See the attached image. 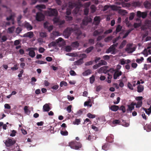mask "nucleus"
<instances>
[{
  "label": "nucleus",
  "mask_w": 151,
  "mask_h": 151,
  "mask_svg": "<svg viewBox=\"0 0 151 151\" xmlns=\"http://www.w3.org/2000/svg\"><path fill=\"white\" fill-rule=\"evenodd\" d=\"M144 4L145 7L147 9L151 8V3L148 1H146L144 2Z\"/></svg>",
  "instance_id": "nucleus-12"
},
{
  "label": "nucleus",
  "mask_w": 151,
  "mask_h": 151,
  "mask_svg": "<svg viewBox=\"0 0 151 151\" xmlns=\"http://www.w3.org/2000/svg\"><path fill=\"white\" fill-rule=\"evenodd\" d=\"M63 40V39L62 38L59 37L58 39L56 40V42H52L49 44L48 46L49 47H56L57 46V43H58L62 42Z\"/></svg>",
  "instance_id": "nucleus-5"
},
{
  "label": "nucleus",
  "mask_w": 151,
  "mask_h": 151,
  "mask_svg": "<svg viewBox=\"0 0 151 151\" xmlns=\"http://www.w3.org/2000/svg\"><path fill=\"white\" fill-rule=\"evenodd\" d=\"M133 30V28H131L128 30L123 37V38L124 39Z\"/></svg>",
  "instance_id": "nucleus-26"
},
{
  "label": "nucleus",
  "mask_w": 151,
  "mask_h": 151,
  "mask_svg": "<svg viewBox=\"0 0 151 151\" xmlns=\"http://www.w3.org/2000/svg\"><path fill=\"white\" fill-rule=\"evenodd\" d=\"M43 109L44 111L48 112L50 110V108L48 104H46L43 106Z\"/></svg>",
  "instance_id": "nucleus-13"
},
{
  "label": "nucleus",
  "mask_w": 151,
  "mask_h": 151,
  "mask_svg": "<svg viewBox=\"0 0 151 151\" xmlns=\"http://www.w3.org/2000/svg\"><path fill=\"white\" fill-rule=\"evenodd\" d=\"M104 29L103 28H101L100 29L95 30L93 33V35L94 36H96L99 35L103 32Z\"/></svg>",
  "instance_id": "nucleus-7"
},
{
  "label": "nucleus",
  "mask_w": 151,
  "mask_h": 151,
  "mask_svg": "<svg viewBox=\"0 0 151 151\" xmlns=\"http://www.w3.org/2000/svg\"><path fill=\"white\" fill-rule=\"evenodd\" d=\"M69 7L71 9L75 7L78 6L76 2H69L68 3Z\"/></svg>",
  "instance_id": "nucleus-15"
},
{
  "label": "nucleus",
  "mask_w": 151,
  "mask_h": 151,
  "mask_svg": "<svg viewBox=\"0 0 151 151\" xmlns=\"http://www.w3.org/2000/svg\"><path fill=\"white\" fill-rule=\"evenodd\" d=\"M35 48H30L28 49V50L29 51V55L31 58H34L35 55V52L34 50H32L31 49H35Z\"/></svg>",
  "instance_id": "nucleus-11"
},
{
  "label": "nucleus",
  "mask_w": 151,
  "mask_h": 151,
  "mask_svg": "<svg viewBox=\"0 0 151 151\" xmlns=\"http://www.w3.org/2000/svg\"><path fill=\"white\" fill-rule=\"evenodd\" d=\"M22 30V28H21V27H18L16 29L15 32L17 34H19L21 32Z\"/></svg>",
  "instance_id": "nucleus-37"
},
{
  "label": "nucleus",
  "mask_w": 151,
  "mask_h": 151,
  "mask_svg": "<svg viewBox=\"0 0 151 151\" xmlns=\"http://www.w3.org/2000/svg\"><path fill=\"white\" fill-rule=\"evenodd\" d=\"M93 46H91L86 49L85 52L87 53H88L91 52V51L93 50Z\"/></svg>",
  "instance_id": "nucleus-34"
},
{
  "label": "nucleus",
  "mask_w": 151,
  "mask_h": 151,
  "mask_svg": "<svg viewBox=\"0 0 151 151\" xmlns=\"http://www.w3.org/2000/svg\"><path fill=\"white\" fill-rule=\"evenodd\" d=\"M45 49L42 47H40L39 49V50H38V51H39V52L40 53H43L44 51H45Z\"/></svg>",
  "instance_id": "nucleus-63"
},
{
  "label": "nucleus",
  "mask_w": 151,
  "mask_h": 151,
  "mask_svg": "<svg viewBox=\"0 0 151 151\" xmlns=\"http://www.w3.org/2000/svg\"><path fill=\"white\" fill-rule=\"evenodd\" d=\"M35 62L38 64H46L47 62L42 60H38L36 61Z\"/></svg>",
  "instance_id": "nucleus-45"
},
{
  "label": "nucleus",
  "mask_w": 151,
  "mask_h": 151,
  "mask_svg": "<svg viewBox=\"0 0 151 151\" xmlns=\"http://www.w3.org/2000/svg\"><path fill=\"white\" fill-rule=\"evenodd\" d=\"M53 21L54 23H58L59 22V19L56 17L53 18Z\"/></svg>",
  "instance_id": "nucleus-56"
},
{
  "label": "nucleus",
  "mask_w": 151,
  "mask_h": 151,
  "mask_svg": "<svg viewBox=\"0 0 151 151\" xmlns=\"http://www.w3.org/2000/svg\"><path fill=\"white\" fill-rule=\"evenodd\" d=\"M22 18V15H20L18 16L17 18V21L18 23H20V20Z\"/></svg>",
  "instance_id": "nucleus-64"
},
{
  "label": "nucleus",
  "mask_w": 151,
  "mask_h": 151,
  "mask_svg": "<svg viewBox=\"0 0 151 151\" xmlns=\"http://www.w3.org/2000/svg\"><path fill=\"white\" fill-rule=\"evenodd\" d=\"M60 134L63 136H67L68 134V132L65 130V131H61L60 132Z\"/></svg>",
  "instance_id": "nucleus-41"
},
{
  "label": "nucleus",
  "mask_w": 151,
  "mask_h": 151,
  "mask_svg": "<svg viewBox=\"0 0 151 151\" xmlns=\"http://www.w3.org/2000/svg\"><path fill=\"white\" fill-rule=\"evenodd\" d=\"M147 15V14L146 12H141L140 11H138L137 12V16L139 18L142 17L143 19L146 18Z\"/></svg>",
  "instance_id": "nucleus-8"
},
{
  "label": "nucleus",
  "mask_w": 151,
  "mask_h": 151,
  "mask_svg": "<svg viewBox=\"0 0 151 151\" xmlns=\"http://www.w3.org/2000/svg\"><path fill=\"white\" fill-rule=\"evenodd\" d=\"M104 71L103 73L106 74L109 72V67L107 66H104Z\"/></svg>",
  "instance_id": "nucleus-35"
},
{
  "label": "nucleus",
  "mask_w": 151,
  "mask_h": 151,
  "mask_svg": "<svg viewBox=\"0 0 151 151\" xmlns=\"http://www.w3.org/2000/svg\"><path fill=\"white\" fill-rule=\"evenodd\" d=\"M145 129L146 130L147 132L151 131V124H147L144 127Z\"/></svg>",
  "instance_id": "nucleus-23"
},
{
  "label": "nucleus",
  "mask_w": 151,
  "mask_h": 151,
  "mask_svg": "<svg viewBox=\"0 0 151 151\" xmlns=\"http://www.w3.org/2000/svg\"><path fill=\"white\" fill-rule=\"evenodd\" d=\"M142 101H138L136 104V107L138 108L141 107L142 106Z\"/></svg>",
  "instance_id": "nucleus-40"
},
{
  "label": "nucleus",
  "mask_w": 151,
  "mask_h": 151,
  "mask_svg": "<svg viewBox=\"0 0 151 151\" xmlns=\"http://www.w3.org/2000/svg\"><path fill=\"white\" fill-rule=\"evenodd\" d=\"M16 131L15 130H13L12 131V133L10 134V136L11 137H14L16 135Z\"/></svg>",
  "instance_id": "nucleus-62"
},
{
  "label": "nucleus",
  "mask_w": 151,
  "mask_h": 151,
  "mask_svg": "<svg viewBox=\"0 0 151 151\" xmlns=\"http://www.w3.org/2000/svg\"><path fill=\"white\" fill-rule=\"evenodd\" d=\"M87 116L90 118H93L95 117L96 116L95 115H93L89 113L87 114Z\"/></svg>",
  "instance_id": "nucleus-47"
},
{
  "label": "nucleus",
  "mask_w": 151,
  "mask_h": 151,
  "mask_svg": "<svg viewBox=\"0 0 151 151\" xmlns=\"http://www.w3.org/2000/svg\"><path fill=\"white\" fill-rule=\"evenodd\" d=\"M122 74V72L121 71L116 70L114 74V79L115 80L117 79L118 77L121 76Z\"/></svg>",
  "instance_id": "nucleus-10"
},
{
  "label": "nucleus",
  "mask_w": 151,
  "mask_h": 151,
  "mask_svg": "<svg viewBox=\"0 0 151 151\" xmlns=\"http://www.w3.org/2000/svg\"><path fill=\"white\" fill-rule=\"evenodd\" d=\"M15 14H12L11 15H10L9 17H7L6 18V20L7 21H9L10 20L12 19V18L13 17H14L15 16Z\"/></svg>",
  "instance_id": "nucleus-46"
},
{
  "label": "nucleus",
  "mask_w": 151,
  "mask_h": 151,
  "mask_svg": "<svg viewBox=\"0 0 151 151\" xmlns=\"http://www.w3.org/2000/svg\"><path fill=\"white\" fill-rule=\"evenodd\" d=\"M40 35L41 37L43 38L46 37L47 36V34L45 32H41L40 33Z\"/></svg>",
  "instance_id": "nucleus-52"
},
{
  "label": "nucleus",
  "mask_w": 151,
  "mask_h": 151,
  "mask_svg": "<svg viewBox=\"0 0 151 151\" xmlns=\"http://www.w3.org/2000/svg\"><path fill=\"white\" fill-rule=\"evenodd\" d=\"M127 86L129 89L131 90H133L134 89L132 85L130 83L128 82V83Z\"/></svg>",
  "instance_id": "nucleus-57"
},
{
  "label": "nucleus",
  "mask_w": 151,
  "mask_h": 151,
  "mask_svg": "<svg viewBox=\"0 0 151 151\" xmlns=\"http://www.w3.org/2000/svg\"><path fill=\"white\" fill-rule=\"evenodd\" d=\"M114 136L111 134L110 136H108L106 138V140L109 142H112L113 141Z\"/></svg>",
  "instance_id": "nucleus-16"
},
{
  "label": "nucleus",
  "mask_w": 151,
  "mask_h": 151,
  "mask_svg": "<svg viewBox=\"0 0 151 151\" xmlns=\"http://www.w3.org/2000/svg\"><path fill=\"white\" fill-rule=\"evenodd\" d=\"M115 50V48L111 45L109 48L106 51V53H109L111 52L114 51Z\"/></svg>",
  "instance_id": "nucleus-25"
},
{
  "label": "nucleus",
  "mask_w": 151,
  "mask_h": 151,
  "mask_svg": "<svg viewBox=\"0 0 151 151\" xmlns=\"http://www.w3.org/2000/svg\"><path fill=\"white\" fill-rule=\"evenodd\" d=\"M92 21V19L90 17H85L83 19L82 24L83 25H86L88 22H91Z\"/></svg>",
  "instance_id": "nucleus-9"
},
{
  "label": "nucleus",
  "mask_w": 151,
  "mask_h": 151,
  "mask_svg": "<svg viewBox=\"0 0 151 151\" xmlns=\"http://www.w3.org/2000/svg\"><path fill=\"white\" fill-rule=\"evenodd\" d=\"M81 122L80 119H76L75 120L74 122H73V124H77V125L79 124Z\"/></svg>",
  "instance_id": "nucleus-39"
},
{
  "label": "nucleus",
  "mask_w": 151,
  "mask_h": 151,
  "mask_svg": "<svg viewBox=\"0 0 151 151\" xmlns=\"http://www.w3.org/2000/svg\"><path fill=\"white\" fill-rule=\"evenodd\" d=\"M107 63L106 61H105L104 60H101L100 61L99 63V64L101 66V65H106L107 64Z\"/></svg>",
  "instance_id": "nucleus-29"
},
{
  "label": "nucleus",
  "mask_w": 151,
  "mask_h": 151,
  "mask_svg": "<svg viewBox=\"0 0 151 151\" xmlns=\"http://www.w3.org/2000/svg\"><path fill=\"white\" fill-rule=\"evenodd\" d=\"M58 12L57 10L55 9H50V10L48 12V14L50 16H57Z\"/></svg>",
  "instance_id": "nucleus-4"
},
{
  "label": "nucleus",
  "mask_w": 151,
  "mask_h": 151,
  "mask_svg": "<svg viewBox=\"0 0 151 151\" xmlns=\"http://www.w3.org/2000/svg\"><path fill=\"white\" fill-rule=\"evenodd\" d=\"M72 107L71 105H70L67 107L66 109L68 113H70L71 112Z\"/></svg>",
  "instance_id": "nucleus-54"
},
{
  "label": "nucleus",
  "mask_w": 151,
  "mask_h": 151,
  "mask_svg": "<svg viewBox=\"0 0 151 151\" xmlns=\"http://www.w3.org/2000/svg\"><path fill=\"white\" fill-rule=\"evenodd\" d=\"M104 66L100 68L98 70V72L99 73H103Z\"/></svg>",
  "instance_id": "nucleus-58"
},
{
  "label": "nucleus",
  "mask_w": 151,
  "mask_h": 151,
  "mask_svg": "<svg viewBox=\"0 0 151 151\" xmlns=\"http://www.w3.org/2000/svg\"><path fill=\"white\" fill-rule=\"evenodd\" d=\"M33 36V33L32 32H27V33L25 34L23 37H29L30 38H31Z\"/></svg>",
  "instance_id": "nucleus-14"
},
{
  "label": "nucleus",
  "mask_w": 151,
  "mask_h": 151,
  "mask_svg": "<svg viewBox=\"0 0 151 151\" xmlns=\"http://www.w3.org/2000/svg\"><path fill=\"white\" fill-rule=\"evenodd\" d=\"M36 8L39 9V10L41 9H45L46 8V6L44 5H38L36 6Z\"/></svg>",
  "instance_id": "nucleus-31"
},
{
  "label": "nucleus",
  "mask_w": 151,
  "mask_h": 151,
  "mask_svg": "<svg viewBox=\"0 0 151 151\" xmlns=\"http://www.w3.org/2000/svg\"><path fill=\"white\" fill-rule=\"evenodd\" d=\"M102 149L105 150H107L108 149L107 144H105L102 146Z\"/></svg>",
  "instance_id": "nucleus-51"
},
{
  "label": "nucleus",
  "mask_w": 151,
  "mask_h": 151,
  "mask_svg": "<svg viewBox=\"0 0 151 151\" xmlns=\"http://www.w3.org/2000/svg\"><path fill=\"white\" fill-rule=\"evenodd\" d=\"M100 17L99 16H96L94 19V22H96L95 24L96 25H98L100 22Z\"/></svg>",
  "instance_id": "nucleus-21"
},
{
  "label": "nucleus",
  "mask_w": 151,
  "mask_h": 151,
  "mask_svg": "<svg viewBox=\"0 0 151 151\" xmlns=\"http://www.w3.org/2000/svg\"><path fill=\"white\" fill-rule=\"evenodd\" d=\"M134 106H132L131 105H128V108L127 110V113H129L130 111V112H132V111L134 109Z\"/></svg>",
  "instance_id": "nucleus-28"
},
{
  "label": "nucleus",
  "mask_w": 151,
  "mask_h": 151,
  "mask_svg": "<svg viewBox=\"0 0 151 151\" xmlns=\"http://www.w3.org/2000/svg\"><path fill=\"white\" fill-rule=\"evenodd\" d=\"M119 109V110H122L124 113L126 112V109L125 106H121Z\"/></svg>",
  "instance_id": "nucleus-49"
},
{
  "label": "nucleus",
  "mask_w": 151,
  "mask_h": 151,
  "mask_svg": "<svg viewBox=\"0 0 151 151\" xmlns=\"http://www.w3.org/2000/svg\"><path fill=\"white\" fill-rule=\"evenodd\" d=\"M122 29V27L120 24H119L116 27V33H117L118 32H120Z\"/></svg>",
  "instance_id": "nucleus-30"
},
{
  "label": "nucleus",
  "mask_w": 151,
  "mask_h": 151,
  "mask_svg": "<svg viewBox=\"0 0 151 151\" xmlns=\"http://www.w3.org/2000/svg\"><path fill=\"white\" fill-rule=\"evenodd\" d=\"M132 44H128L126 45L125 48V50L128 53H132L135 50V48L134 47H132Z\"/></svg>",
  "instance_id": "nucleus-3"
},
{
  "label": "nucleus",
  "mask_w": 151,
  "mask_h": 151,
  "mask_svg": "<svg viewBox=\"0 0 151 151\" xmlns=\"http://www.w3.org/2000/svg\"><path fill=\"white\" fill-rule=\"evenodd\" d=\"M44 18V15L41 13L38 12L37 13L36 19L38 21H41L43 20Z\"/></svg>",
  "instance_id": "nucleus-6"
},
{
  "label": "nucleus",
  "mask_w": 151,
  "mask_h": 151,
  "mask_svg": "<svg viewBox=\"0 0 151 151\" xmlns=\"http://www.w3.org/2000/svg\"><path fill=\"white\" fill-rule=\"evenodd\" d=\"M65 19L67 21H71L73 19V17L69 16H65Z\"/></svg>",
  "instance_id": "nucleus-44"
},
{
  "label": "nucleus",
  "mask_w": 151,
  "mask_h": 151,
  "mask_svg": "<svg viewBox=\"0 0 151 151\" xmlns=\"http://www.w3.org/2000/svg\"><path fill=\"white\" fill-rule=\"evenodd\" d=\"M94 42V40L93 39H90L88 40V43L91 45L93 44Z\"/></svg>",
  "instance_id": "nucleus-53"
},
{
  "label": "nucleus",
  "mask_w": 151,
  "mask_h": 151,
  "mask_svg": "<svg viewBox=\"0 0 151 151\" xmlns=\"http://www.w3.org/2000/svg\"><path fill=\"white\" fill-rule=\"evenodd\" d=\"M121 122L120 121L119 119H115L113 122V124H119Z\"/></svg>",
  "instance_id": "nucleus-55"
},
{
  "label": "nucleus",
  "mask_w": 151,
  "mask_h": 151,
  "mask_svg": "<svg viewBox=\"0 0 151 151\" xmlns=\"http://www.w3.org/2000/svg\"><path fill=\"white\" fill-rule=\"evenodd\" d=\"M107 75H108L107 79L106 80V81L108 83H110L111 82V79L112 78V76L109 73H108Z\"/></svg>",
  "instance_id": "nucleus-27"
},
{
  "label": "nucleus",
  "mask_w": 151,
  "mask_h": 151,
  "mask_svg": "<svg viewBox=\"0 0 151 151\" xmlns=\"http://www.w3.org/2000/svg\"><path fill=\"white\" fill-rule=\"evenodd\" d=\"M110 109L113 111H116L119 109V107L118 106L113 105L111 106Z\"/></svg>",
  "instance_id": "nucleus-20"
},
{
  "label": "nucleus",
  "mask_w": 151,
  "mask_h": 151,
  "mask_svg": "<svg viewBox=\"0 0 151 151\" xmlns=\"http://www.w3.org/2000/svg\"><path fill=\"white\" fill-rule=\"evenodd\" d=\"M79 11V7L78 6H77L73 10V12L75 14H77Z\"/></svg>",
  "instance_id": "nucleus-36"
},
{
  "label": "nucleus",
  "mask_w": 151,
  "mask_h": 151,
  "mask_svg": "<svg viewBox=\"0 0 151 151\" xmlns=\"http://www.w3.org/2000/svg\"><path fill=\"white\" fill-rule=\"evenodd\" d=\"M16 141L13 139V138H8L5 142V144L7 147L11 146L14 145Z\"/></svg>",
  "instance_id": "nucleus-2"
},
{
  "label": "nucleus",
  "mask_w": 151,
  "mask_h": 151,
  "mask_svg": "<svg viewBox=\"0 0 151 151\" xmlns=\"http://www.w3.org/2000/svg\"><path fill=\"white\" fill-rule=\"evenodd\" d=\"M144 60L143 57H141L140 59L137 58L136 60V62L139 63H141Z\"/></svg>",
  "instance_id": "nucleus-43"
},
{
  "label": "nucleus",
  "mask_w": 151,
  "mask_h": 151,
  "mask_svg": "<svg viewBox=\"0 0 151 151\" xmlns=\"http://www.w3.org/2000/svg\"><path fill=\"white\" fill-rule=\"evenodd\" d=\"M69 146L73 149L78 150L82 147V145L79 142H77L76 141H73L70 142L69 143Z\"/></svg>",
  "instance_id": "nucleus-1"
},
{
  "label": "nucleus",
  "mask_w": 151,
  "mask_h": 151,
  "mask_svg": "<svg viewBox=\"0 0 151 151\" xmlns=\"http://www.w3.org/2000/svg\"><path fill=\"white\" fill-rule=\"evenodd\" d=\"M93 63V62L92 61H90L86 62L85 63V65L86 66H88V65H91Z\"/></svg>",
  "instance_id": "nucleus-60"
},
{
  "label": "nucleus",
  "mask_w": 151,
  "mask_h": 151,
  "mask_svg": "<svg viewBox=\"0 0 151 151\" xmlns=\"http://www.w3.org/2000/svg\"><path fill=\"white\" fill-rule=\"evenodd\" d=\"M110 8L113 10H117V6L114 5H112L110 6Z\"/></svg>",
  "instance_id": "nucleus-59"
},
{
  "label": "nucleus",
  "mask_w": 151,
  "mask_h": 151,
  "mask_svg": "<svg viewBox=\"0 0 151 151\" xmlns=\"http://www.w3.org/2000/svg\"><path fill=\"white\" fill-rule=\"evenodd\" d=\"M70 74L72 76H75L76 75V73L73 70H71L69 72Z\"/></svg>",
  "instance_id": "nucleus-61"
},
{
  "label": "nucleus",
  "mask_w": 151,
  "mask_h": 151,
  "mask_svg": "<svg viewBox=\"0 0 151 151\" xmlns=\"http://www.w3.org/2000/svg\"><path fill=\"white\" fill-rule=\"evenodd\" d=\"M71 50V48L70 46H67L65 48V50L67 52H70Z\"/></svg>",
  "instance_id": "nucleus-50"
},
{
  "label": "nucleus",
  "mask_w": 151,
  "mask_h": 151,
  "mask_svg": "<svg viewBox=\"0 0 151 151\" xmlns=\"http://www.w3.org/2000/svg\"><path fill=\"white\" fill-rule=\"evenodd\" d=\"M25 27L27 28L28 30H30L32 29V26L28 23L27 22L24 24Z\"/></svg>",
  "instance_id": "nucleus-24"
},
{
  "label": "nucleus",
  "mask_w": 151,
  "mask_h": 151,
  "mask_svg": "<svg viewBox=\"0 0 151 151\" xmlns=\"http://www.w3.org/2000/svg\"><path fill=\"white\" fill-rule=\"evenodd\" d=\"M79 43L78 41H76L72 43L71 46L73 48H78L79 46Z\"/></svg>",
  "instance_id": "nucleus-18"
},
{
  "label": "nucleus",
  "mask_w": 151,
  "mask_h": 151,
  "mask_svg": "<svg viewBox=\"0 0 151 151\" xmlns=\"http://www.w3.org/2000/svg\"><path fill=\"white\" fill-rule=\"evenodd\" d=\"M112 39V37L111 36H109L104 39V41L106 42H108L111 40Z\"/></svg>",
  "instance_id": "nucleus-42"
},
{
  "label": "nucleus",
  "mask_w": 151,
  "mask_h": 151,
  "mask_svg": "<svg viewBox=\"0 0 151 151\" xmlns=\"http://www.w3.org/2000/svg\"><path fill=\"white\" fill-rule=\"evenodd\" d=\"M68 85L67 83L65 81H62L60 83V86L61 87H63V86H67Z\"/></svg>",
  "instance_id": "nucleus-38"
},
{
  "label": "nucleus",
  "mask_w": 151,
  "mask_h": 151,
  "mask_svg": "<svg viewBox=\"0 0 151 151\" xmlns=\"http://www.w3.org/2000/svg\"><path fill=\"white\" fill-rule=\"evenodd\" d=\"M126 40H124L122 42L121 44L119 47V48L121 49L122 48L126 45Z\"/></svg>",
  "instance_id": "nucleus-32"
},
{
  "label": "nucleus",
  "mask_w": 151,
  "mask_h": 151,
  "mask_svg": "<svg viewBox=\"0 0 151 151\" xmlns=\"http://www.w3.org/2000/svg\"><path fill=\"white\" fill-rule=\"evenodd\" d=\"M137 88V92L139 93H141L143 91L144 88L143 86L141 85H139L138 86Z\"/></svg>",
  "instance_id": "nucleus-22"
},
{
  "label": "nucleus",
  "mask_w": 151,
  "mask_h": 151,
  "mask_svg": "<svg viewBox=\"0 0 151 151\" xmlns=\"http://www.w3.org/2000/svg\"><path fill=\"white\" fill-rule=\"evenodd\" d=\"M90 83L92 84L95 81V76L94 75H92L89 78Z\"/></svg>",
  "instance_id": "nucleus-33"
},
{
  "label": "nucleus",
  "mask_w": 151,
  "mask_h": 151,
  "mask_svg": "<svg viewBox=\"0 0 151 151\" xmlns=\"http://www.w3.org/2000/svg\"><path fill=\"white\" fill-rule=\"evenodd\" d=\"M91 70L90 69H88L85 70L84 72L82 73V75L83 76H87L91 73Z\"/></svg>",
  "instance_id": "nucleus-19"
},
{
  "label": "nucleus",
  "mask_w": 151,
  "mask_h": 151,
  "mask_svg": "<svg viewBox=\"0 0 151 151\" xmlns=\"http://www.w3.org/2000/svg\"><path fill=\"white\" fill-rule=\"evenodd\" d=\"M134 13H132L130 14L129 18V19L130 20H132L134 18Z\"/></svg>",
  "instance_id": "nucleus-48"
},
{
  "label": "nucleus",
  "mask_w": 151,
  "mask_h": 151,
  "mask_svg": "<svg viewBox=\"0 0 151 151\" xmlns=\"http://www.w3.org/2000/svg\"><path fill=\"white\" fill-rule=\"evenodd\" d=\"M83 63V60L82 59H80L79 60L74 62V64L75 65H79Z\"/></svg>",
  "instance_id": "nucleus-17"
}]
</instances>
